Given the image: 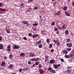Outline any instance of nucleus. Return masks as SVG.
<instances>
[{
  "label": "nucleus",
  "mask_w": 74,
  "mask_h": 74,
  "mask_svg": "<svg viewBox=\"0 0 74 74\" xmlns=\"http://www.w3.org/2000/svg\"><path fill=\"white\" fill-rule=\"evenodd\" d=\"M13 47V49H19V48L20 46L18 45H14Z\"/></svg>",
  "instance_id": "f257e3e1"
},
{
  "label": "nucleus",
  "mask_w": 74,
  "mask_h": 74,
  "mask_svg": "<svg viewBox=\"0 0 74 74\" xmlns=\"http://www.w3.org/2000/svg\"><path fill=\"white\" fill-rule=\"evenodd\" d=\"M8 49L7 50V51L10 52L11 51V45H9L7 47Z\"/></svg>",
  "instance_id": "f03ea898"
},
{
  "label": "nucleus",
  "mask_w": 74,
  "mask_h": 74,
  "mask_svg": "<svg viewBox=\"0 0 74 74\" xmlns=\"http://www.w3.org/2000/svg\"><path fill=\"white\" fill-rule=\"evenodd\" d=\"M73 45V44L72 43H67L66 44V46L67 47H69L70 48H71L72 47Z\"/></svg>",
  "instance_id": "7ed1b4c3"
},
{
  "label": "nucleus",
  "mask_w": 74,
  "mask_h": 74,
  "mask_svg": "<svg viewBox=\"0 0 74 74\" xmlns=\"http://www.w3.org/2000/svg\"><path fill=\"white\" fill-rule=\"evenodd\" d=\"M39 71L40 72V74H43L44 73V71L42 69H40L39 70Z\"/></svg>",
  "instance_id": "20e7f679"
},
{
  "label": "nucleus",
  "mask_w": 74,
  "mask_h": 74,
  "mask_svg": "<svg viewBox=\"0 0 74 74\" xmlns=\"http://www.w3.org/2000/svg\"><path fill=\"white\" fill-rule=\"evenodd\" d=\"M29 55L30 57H33V56H35V54H34V53L31 52L29 53Z\"/></svg>",
  "instance_id": "39448f33"
},
{
  "label": "nucleus",
  "mask_w": 74,
  "mask_h": 74,
  "mask_svg": "<svg viewBox=\"0 0 74 74\" xmlns=\"http://www.w3.org/2000/svg\"><path fill=\"white\" fill-rule=\"evenodd\" d=\"M50 63L51 64H53V63H55V61L53 59L50 60Z\"/></svg>",
  "instance_id": "423d86ee"
},
{
  "label": "nucleus",
  "mask_w": 74,
  "mask_h": 74,
  "mask_svg": "<svg viewBox=\"0 0 74 74\" xmlns=\"http://www.w3.org/2000/svg\"><path fill=\"white\" fill-rule=\"evenodd\" d=\"M5 62H2V64H1V66H5Z\"/></svg>",
  "instance_id": "0eeeda50"
},
{
  "label": "nucleus",
  "mask_w": 74,
  "mask_h": 74,
  "mask_svg": "<svg viewBox=\"0 0 74 74\" xmlns=\"http://www.w3.org/2000/svg\"><path fill=\"white\" fill-rule=\"evenodd\" d=\"M65 13L67 16H70V14L67 12L66 11H65Z\"/></svg>",
  "instance_id": "6e6552de"
},
{
  "label": "nucleus",
  "mask_w": 74,
  "mask_h": 74,
  "mask_svg": "<svg viewBox=\"0 0 74 74\" xmlns=\"http://www.w3.org/2000/svg\"><path fill=\"white\" fill-rule=\"evenodd\" d=\"M62 29H66V27H67V25H63L62 27Z\"/></svg>",
  "instance_id": "1a4fd4ad"
},
{
  "label": "nucleus",
  "mask_w": 74,
  "mask_h": 74,
  "mask_svg": "<svg viewBox=\"0 0 74 74\" xmlns=\"http://www.w3.org/2000/svg\"><path fill=\"white\" fill-rule=\"evenodd\" d=\"M32 8H28L27 10V12H30L31 11V10H32Z\"/></svg>",
  "instance_id": "9d476101"
},
{
  "label": "nucleus",
  "mask_w": 74,
  "mask_h": 74,
  "mask_svg": "<svg viewBox=\"0 0 74 74\" xmlns=\"http://www.w3.org/2000/svg\"><path fill=\"white\" fill-rule=\"evenodd\" d=\"M27 23V21H23V23L24 25H26Z\"/></svg>",
  "instance_id": "9b49d317"
},
{
  "label": "nucleus",
  "mask_w": 74,
  "mask_h": 74,
  "mask_svg": "<svg viewBox=\"0 0 74 74\" xmlns=\"http://www.w3.org/2000/svg\"><path fill=\"white\" fill-rule=\"evenodd\" d=\"M67 6H65L63 8V10L64 11H66L67 10Z\"/></svg>",
  "instance_id": "f8f14e48"
},
{
  "label": "nucleus",
  "mask_w": 74,
  "mask_h": 74,
  "mask_svg": "<svg viewBox=\"0 0 74 74\" xmlns=\"http://www.w3.org/2000/svg\"><path fill=\"white\" fill-rule=\"evenodd\" d=\"M3 46L2 45V44H1V45L0 46V49H3Z\"/></svg>",
  "instance_id": "ddd939ff"
},
{
  "label": "nucleus",
  "mask_w": 74,
  "mask_h": 74,
  "mask_svg": "<svg viewBox=\"0 0 74 74\" xmlns=\"http://www.w3.org/2000/svg\"><path fill=\"white\" fill-rule=\"evenodd\" d=\"M67 72L68 73H70L71 72V70L68 69L67 70Z\"/></svg>",
  "instance_id": "4468645a"
},
{
  "label": "nucleus",
  "mask_w": 74,
  "mask_h": 74,
  "mask_svg": "<svg viewBox=\"0 0 74 74\" xmlns=\"http://www.w3.org/2000/svg\"><path fill=\"white\" fill-rule=\"evenodd\" d=\"M50 72L53 73H56V71L55 70L52 69L51 71H50Z\"/></svg>",
  "instance_id": "2eb2a0df"
},
{
  "label": "nucleus",
  "mask_w": 74,
  "mask_h": 74,
  "mask_svg": "<svg viewBox=\"0 0 74 74\" xmlns=\"http://www.w3.org/2000/svg\"><path fill=\"white\" fill-rule=\"evenodd\" d=\"M41 43V41L39 40L38 42H36V44H40Z\"/></svg>",
  "instance_id": "dca6fc26"
},
{
  "label": "nucleus",
  "mask_w": 74,
  "mask_h": 74,
  "mask_svg": "<svg viewBox=\"0 0 74 74\" xmlns=\"http://www.w3.org/2000/svg\"><path fill=\"white\" fill-rule=\"evenodd\" d=\"M38 47L40 48H42V44H40L39 45H38Z\"/></svg>",
  "instance_id": "f3484780"
},
{
  "label": "nucleus",
  "mask_w": 74,
  "mask_h": 74,
  "mask_svg": "<svg viewBox=\"0 0 74 74\" xmlns=\"http://www.w3.org/2000/svg\"><path fill=\"white\" fill-rule=\"evenodd\" d=\"M64 56L65 58H69L70 57V56L67 55H65Z\"/></svg>",
  "instance_id": "a211bd4d"
},
{
  "label": "nucleus",
  "mask_w": 74,
  "mask_h": 74,
  "mask_svg": "<svg viewBox=\"0 0 74 74\" xmlns=\"http://www.w3.org/2000/svg\"><path fill=\"white\" fill-rule=\"evenodd\" d=\"M54 67L55 69H58V66H57V64H55L54 66Z\"/></svg>",
  "instance_id": "6ab92c4d"
},
{
  "label": "nucleus",
  "mask_w": 74,
  "mask_h": 74,
  "mask_svg": "<svg viewBox=\"0 0 74 74\" xmlns=\"http://www.w3.org/2000/svg\"><path fill=\"white\" fill-rule=\"evenodd\" d=\"M74 53H72L70 55V56H69V58H71V57H73V56H74Z\"/></svg>",
  "instance_id": "aec40b11"
},
{
  "label": "nucleus",
  "mask_w": 74,
  "mask_h": 74,
  "mask_svg": "<svg viewBox=\"0 0 74 74\" xmlns=\"http://www.w3.org/2000/svg\"><path fill=\"white\" fill-rule=\"evenodd\" d=\"M66 50H67L68 51H70L71 50V48H68L66 49Z\"/></svg>",
  "instance_id": "412c9836"
},
{
  "label": "nucleus",
  "mask_w": 74,
  "mask_h": 74,
  "mask_svg": "<svg viewBox=\"0 0 74 74\" xmlns=\"http://www.w3.org/2000/svg\"><path fill=\"white\" fill-rule=\"evenodd\" d=\"M5 30L7 33H8H8H10V32L8 30L5 29Z\"/></svg>",
  "instance_id": "4be33fe9"
},
{
  "label": "nucleus",
  "mask_w": 74,
  "mask_h": 74,
  "mask_svg": "<svg viewBox=\"0 0 74 74\" xmlns=\"http://www.w3.org/2000/svg\"><path fill=\"white\" fill-rule=\"evenodd\" d=\"M65 33L66 35L69 34V31L67 30L66 31Z\"/></svg>",
  "instance_id": "5701e85b"
},
{
  "label": "nucleus",
  "mask_w": 74,
  "mask_h": 74,
  "mask_svg": "<svg viewBox=\"0 0 74 74\" xmlns=\"http://www.w3.org/2000/svg\"><path fill=\"white\" fill-rule=\"evenodd\" d=\"M66 40L67 42H70V38L67 39Z\"/></svg>",
  "instance_id": "b1692460"
},
{
  "label": "nucleus",
  "mask_w": 74,
  "mask_h": 74,
  "mask_svg": "<svg viewBox=\"0 0 74 74\" xmlns=\"http://www.w3.org/2000/svg\"><path fill=\"white\" fill-rule=\"evenodd\" d=\"M57 14H58V15H60V14L61 13V12L60 11H58L57 12Z\"/></svg>",
  "instance_id": "393cba45"
},
{
  "label": "nucleus",
  "mask_w": 74,
  "mask_h": 74,
  "mask_svg": "<svg viewBox=\"0 0 74 74\" xmlns=\"http://www.w3.org/2000/svg\"><path fill=\"white\" fill-rule=\"evenodd\" d=\"M13 56L12 55H9V57L10 58V59H12L13 58Z\"/></svg>",
  "instance_id": "a878e982"
},
{
  "label": "nucleus",
  "mask_w": 74,
  "mask_h": 74,
  "mask_svg": "<svg viewBox=\"0 0 74 74\" xmlns=\"http://www.w3.org/2000/svg\"><path fill=\"white\" fill-rule=\"evenodd\" d=\"M13 66H14V65H13V64H12L10 65L8 67V68H12V67Z\"/></svg>",
  "instance_id": "bb28decb"
},
{
  "label": "nucleus",
  "mask_w": 74,
  "mask_h": 74,
  "mask_svg": "<svg viewBox=\"0 0 74 74\" xmlns=\"http://www.w3.org/2000/svg\"><path fill=\"white\" fill-rule=\"evenodd\" d=\"M19 72H22V70H23V69H22L20 68L19 69Z\"/></svg>",
  "instance_id": "cd10ccee"
},
{
  "label": "nucleus",
  "mask_w": 74,
  "mask_h": 74,
  "mask_svg": "<svg viewBox=\"0 0 74 74\" xmlns=\"http://www.w3.org/2000/svg\"><path fill=\"white\" fill-rule=\"evenodd\" d=\"M55 25V22L54 21L51 24V25L52 26H54Z\"/></svg>",
  "instance_id": "c85d7f7f"
},
{
  "label": "nucleus",
  "mask_w": 74,
  "mask_h": 74,
  "mask_svg": "<svg viewBox=\"0 0 74 74\" xmlns=\"http://www.w3.org/2000/svg\"><path fill=\"white\" fill-rule=\"evenodd\" d=\"M52 70V68L51 67H49L48 69V71H51Z\"/></svg>",
  "instance_id": "c756f323"
},
{
  "label": "nucleus",
  "mask_w": 74,
  "mask_h": 74,
  "mask_svg": "<svg viewBox=\"0 0 74 74\" xmlns=\"http://www.w3.org/2000/svg\"><path fill=\"white\" fill-rule=\"evenodd\" d=\"M25 54H24V53H21L20 54V56H25Z\"/></svg>",
  "instance_id": "7c9ffc66"
},
{
  "label": "nucleus",
  "mask_w": 74,
  "mask_h": 74,
  "mask_svg": "<svg viewBox=\"0 0 74 74\" xmlns=\"http://www.w3.org/2000/svg\"><path fill=\"white\" fill-rule=\"evenodd\" d=\"M35 65L36 66H37L38 65V64H39V62H35Z\"/></svg>",
  "instance_id": "2f4dec72"
},
{
  "label": "nucleus",
  "mask_w": 74,
  "mask_h": 74,
  "mask_svg": "<svg viewBox=\"0 0 74 74\" xmlns=\"http://www.w3.org/2000/svg\"><path fill=\"white\" fill-rule=\"evenodd\" d=\"M58 28L59 30H62V28H61V27L60 26H58Z\"/></svg>",
  "instance_id": "473e14b6"
},
{
  "label": "nucleus",
  "mask_w": 74,
  "mask_h": 74,
  "mask_svg": "<svg viewBox=\"0 0 74 74\" xmlns=\"http://www.w3.org/2000/svg\"><path fill=\"white\" fill-rule=\"evenodd\" d=\"M67 69H71V66H68L67 67Z\"/></svg>",
  "instance_id": "72a5a7b5"
},
{
  "label": "nucleus",
  "mask_w": 74,
  "mask_h": 74,
  "mask_svg": "<svg viewBox=\"0 0 74 74\" xmlns=\"http://www.w3.org/2000/svg\"><path fill=\"white\" fill-rule=\"evenodd\" d=\"M46 42H47V43H49V39H47L46 40Z\"/></svg>",
  "instance_id": "f704fd0d"
},
{
  "label": "nucleus",
  "mask_w": 74,
  "mask_h": 74,
  "mask_svg": "<svg viewBox=\"0 0 74 74\" xmlns=\"http://www.w3.org/2000/svg\"><path fill=\"white\" fill-rule=\"evenodd\" d=\"M0 11H5V10L4 9H2L1 8H0Z\"/></svg>",
  "instance_id": "c9c22d12"
},
{
  "label": "nucleus",
  "mask_w": 74,
  "mask_h": 74,
  "mask_svg": "<svg viewBox=\"0 0 74 74\" xmlns=\"http://www.w3.org/2000/svg\"><path fill=\"white\" fill-rule=\"evenodd\" d=\"M28 36H29V37H32V34L31 33H30L29 34Z\"/></svg>",
  "instance_id": "e433bc0d"
},
{
  "label": "nucleus",
  "mask_w": 74,
  "mask_h": 74,
  "mask_svg": "<svg viewBox=\"0 0 74 74\" xmlns=\"http://www.w3.org/2000/svg\"><path fill=\"white\" fill-rule=\"evenodd\" d=\"M26 25H27V26H30V24L28 23V22H27V23L26 24Z\"/></svg>",
  "instance_id": "4c0bfd02"
},
{
  "label": "nucleus",
  "mask_w": 74,
  "mask_h": 74,
  "mask_svg": "<svg viewBox=\"0 0 74 74\" xmlns=\"http://www.w3.org/2000/svg\"><path fill=\"white\" fill-rule=\"evenodd\" d=\"M52 45L51 44H50L49 45L50 48H52Z\"/></svg>",
  "instance_id": "58836bf2"
},
{
  "label": "nucleus",
  "mask_w": 74,
  "mask_h": 74,
  "mask_svg": "<svg viewBox=\"0 0 74 74\" xmlns=\"http://www.w3.org/2000/svg\"><path fill=\"white\" fill-rule=\"evenodd\" d=\"M60 43H59V42H57V44H56V45H57V46H59V45L60 44Z\"/></svg>",
  "instance_id": "ea45409f"
},
{
  "label": "nucleus",
  "mask_w": 74,
  "mask_h": 74,
  "mask_svg": "<svg viewBox=\"0 0 74 74\" xmlns=\"http://www.w3.org/2000/svg\"><path fill=\"white\" fill-rule=\"evenodd\" d=\"M60 61H62V62H64V60L63 58H61Z\"/></svg>",
  "instance_id": "a19ab883"
},
{
  "label": "nucleus",
  "mask_w": 74,
  "mask_h": 74,
  "mask_svg": "<svg viewBox=\"0 0 74 74\" xmlns=\"http://www.w3.org/2000/svg\"><path fill=\"white\" fill-rule=\"evenodd\" d=\"M54 30L55 31H58V29L57 28H56L54 29Z\"/></svg>",
  "instance_id": "79ce46f5"
},
{
  "label": "nucleus",
  "mask_w": 74,
  "mask_h": 74,
  "mask_svg": "<svg viewBox=\"0 0 74 74\" xmlns=\"http://www.w3.org/2000/svg\"><path fill=\"white\" fill-rule=\"evenodd\" d=\"M32 30H33L34 31H36V27H35L32 29Z\"/></svg>",
  "instance_id": "37998d69"
},
{
  "label": "nucleus",
  "mask_w": 74,
  "mask_h": 74,
  "mask_svg": "<svg viewBox=\"0 0 74 74\" xmlns=\"http://www.w3.org/2000/svg\"><path fill=\"white\" fill-rule=\"evenodd\" d=\"M48 58H49V56H47L45 57V59H48Z\"/></svg>",
  "instance_id": "c03bdc74"
},
{
  "label": "nucleus",
  "mask_w": 74,
  "mask_h": 74,
  "mask_svg": "<svg viewBox=\"0 0 74 74\" xmlns=\"http://www.w3.org/2000/svg\"><path fill=\"white\" fill-rule=\"evenodd\" d=\"M1 40H2V37L1 36H0V42L1 41Z\"/></svg>",
  "instance_id": "a18cd8bd"
},
{
  "label": "nucleus",
  "mask_w": 74,
  "mask_h": 74,
  "mask_svg": "<svg viewBox=\"0 0 74 74\" xmlns=\"http://www.w3.org/2000/svg\"><path fill=\"white\" fill-rule=\"evenodd\" d=\"M53 42H54V43H55V44H56V43H57V41H56V40H54L53 41Z\"/></svg>",
  "instance_id": "49530a36"
},
{
  "label": "nucleus",
  "mask_w": 74,
  "mask_h": 74,
  "mask_svg": "<svg viewBox=\"0 0 74 74\" xmlns=\"http://www.w3.org/2000/svg\"><path fill=\"white\" fill-rule=\"evenodd\" d=\"M38 7H36L35 8H34V9L35 10H38Z\"/></svg>",
  "instance_id": "de8ad7c7"
},
{
  "label": "nucleus",
  "mask_w": 74,
  "mask_h": 74,
  "mask_svg": "<svg viewBox=\"0 0 74 74\" xmlns=\"http://www.w3.org/2000/svg\"><path fill=\"white\" fill-rule=\"evenodd\" d=\"M28 64H32V62L30 61H28Z\"/></svg>",
  "instance_id": "09e8293b"
},
{
  "label": "nucleus",
  "mask_w": 74,
  "mask_h": 74,
  "mask_svg": "<svg viewBox=\"0 0 74 74\" xmlns=\"http://www.w3.org/2000/svg\"><path fill=\"white\" fill-rule=\"evenodd\" d=\"M23 38L25 40H27V38H26V37H24Z\"/></svg>",
  "instance_id": "8fccbe9b"
},
{
  "label": "nucleus",
  "mask_w": 74,
  "mask_h": 74,
  "mask_svg": "<svg viewBox=\"0 0 74 74\" xmlns=\"http://www.w3.org/2000/svg\"><path fill=\"white\" fill-rule=\"evenodd\" d=\"M35 60H36V58H34L32 59V61H34Z\"/></svg>",
  "instance_id": "3c124183"
},
{
  "label": "nucleus",
  "mask_w": 74,
  "mask_h": 74,
  "mask_svg": "<svg viewBox=\"0 0 74 74\" xmlns=\"http://www.w3.org/2000/svg\"><path fill=\"white\" fill-rule=\"evenodd\" d=\"M3 7V4L1 3H0V7Z\"/></svg>",
  "instance_id": "603ef678"
},
{
  "label": "nucleus",
  "mask_w": 74,
  "mask_h": 74,
  "mask_svg": "<svg viewBox=\"0 0 74 74\" xmlns=\"http://www.w3.org/2000/svg\"><path fill=\"white\" fill-rule=\"evenodd\" d=\"M38 25V24H33V26H37Z\"/></svg>",
  "instance_id": "864d4df0"
},
{
  "label": "nucleus",
  "mask_w": 74,
  "mask_h": 74,
  "mask_svg": "<svg viewBox=\"0 0 74 74\" xmlns=\"http://www.w3.org/2000/svg\"><path fill=\"white\" fill-rule=\"evenodd\" d=\"M60 66H61V65L60 64H58L57 65V66L58 67H60Z\"/></svg>",
  "instance_id": "5fc2aeb1"
},
{
  "label": "nucleus",
  "mask_w": 74,
  "mask_h": 74,
  "mask_svg": "<svg viewBox=\"0 0 74 74\" xmlns=\"http://www.w3.org/2000/svg\"><path fill=\"white\" fill-rule=\"evenodd\" d=\"M40 59V58H37L36 59H35V61H37V60H38V59Z\"/></svg>",
  "instance_id": "6e6d98bb"
},
{
  "label": "nucleus",
  "mask_w": 74,
  "mask_h": 74,
  "mask_svg": "<svg viewBox=\"0 0 74 74\" xmlns=\"http://www.w3.org/2000/svg\"><path fill=\"white\" fill-rule=\"evenodd\" d=\"M35 37H36L35 36V35H33V36H32V37L33 38H35Z\"/></svg>",
  "instance_id": "4d7b16f0"
},
{
  "label": "nucleus",
  "mask_w": 74,
  "mask_h": 74,
  "mask_svg": "<svg viewBox=\"0 0 74 74\" xmlns=\"http://www.w3.org/2000/svg\"><path fill=\"white\" fill-rule=\"evenodd\" d=\"M68 53V51H66V52L65 53V55H66V54H67Z\"/></svg>",
  "instance_id": "13d9d810"
},
{
  "label": "nucleus",
  "mask_w": 74,
  "mask_h": 74,
  "mask_svg": "<svg viewBox=\"0 0 74 74\" xmlns=\"http://www.w3.org/2000/svg\"><path fill=\"white\" fill-rule=\"evenodd\" d=\"M62 52L63 53H65V52H66V50H64L62 51Z\"/></svg>",
  "instance_id": "bf43d9fd"
},
{
  "label": "nucleus",
  "mask_w": 74,
  "mask_h": 74,
  "mask_svg": "<svg viewBox=\"0 0 74 74\" xmlns=\"http://www.w3.org/2000/svg\"><path fill=\"white\" fill-rule=\"evenodd\" d=\"M35 37H38V34H34Z\"/></svg>",
  "instance_id": "052dcab7"
},
{
  "label": "nucleus",
  "mask_w": 74,
  "mask_h": 74,
  "mask_svg": "<svg viewBox=\"0 0 74 74\" xmlns=\"http://www.w3.org/2000/svg\"><path fill=\"white\" fill-rule=\"evenodd\" d=\"M72 4L73 5V7H74V2H73L72 3Z\"/></svg>",
  "instance_id": "680f3d73"
},
{
  "label": "nucleus",
  "mask_w": 74,
  "mask_h": 74,
  "mask_svg": "<svg viewBox=\"0 0 74 74\" xmlns=\"http://www.w3.org/2000/svg\"><path fill=\"white\" fill-rule=\"evenodd\" d=\"M53 51H54V50H53V49H51V52H53Z\"/></svg>",
  "instance_id": "e2e57ef3"
},
{
  "label": "nucleus",
  "mask_w": 74,
  "mask_h": 74,
  "mask_svg": "<svg viewBox=\"0 0 74 74\" xmlns=\"http://www.w3.org/2000/svg\"><path fill=\"white\" fill-rule=\"evenodd\" d=\"M47 60H48V59H47L45 58V62H47Z\"/></svg>",
  "instance_id": "0e129e2a"
},
{
  "label": "nucleus",
  "mask_w": 74,
  "mask_h": 74,
  "mask_svg": "<svg viewBox=\"0 0 74 74\" xmlns=\"http://www.w3.org/2000/svg\"><path fill=\"white\" fill-rule=\"evenodd\" d=\"M4 59L5 60H6L7 59V57H5L4 58Z\"/></svg>",
  "instance_id": "69168bd1"
},
{
  "label": "nucleus",
  "mask_w": 74,
  "mask_h": 74,
  "mask_svg": "<svg viewBox=\"0 0 74 74\" xmlns=\"http://www.w3.org/2000/svg\"><path fill=\"white\" fill-rule=\"evenodd\" d=\"M55 15H58V14L57 13H55Z\"/></svg>",
  "instance_id": "338daca9"
},
{
  "label": "nucleus",
  "mask_w": 74,
  "mask_h": 74,
  "mask_svg": "<svg viewBox=\"0 0 74 74\" xmlns=\"http://www.w3.org/2000/svg\"><path fill=\"white\" fill-rule=\"evenodd\" d=\"M56 33V34H57L58 35L59 34V31H57Z\"/></svg>",
  "instance_id": "774afa93"
}]
</instances>
